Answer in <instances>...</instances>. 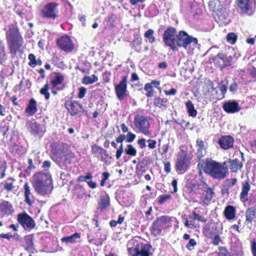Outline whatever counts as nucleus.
<instances>
[{"instance_id": "obj_64", "label": "nucleus", "mask_w": 256, "mask_h": 256, "mask_svg": "<svg viewBox=\"0 0 256 256\" xmlns=\"http://www.w3.org/2000/svg\"><path fill=\"white\" fill-rule=\"evenodd\" d=\"M252 253L254 256H256V242L252 244Z\"/></svg>"}, {"instance_id": "obj_4", "label": "nucleus", "mask_w": 256, "mask_h": 256, "mask_svg": "<svg viewBox=\"0 0 256 256\" xmlns=\"http://www.w3.org/2000/svg\"><path fill=\"white\" fill-rule=\"evenodd\" d=\"M210 8L214 12V18L221 24H224L227 16L226 9L219 0H211L209 4Z\"/></svg>"}, {"instance_id": "obj_31", "label": "nucleus", "mask_w": 256, "mask_h": 256, "mask_svg": "<svg viewBox=\"0 0 256 256\" xmlns=\"http://www.w3.org/2000/svg\"><path fill=\"white\" fill-rule=\"evenodd\" d=\"M98 80V78L97 76L94 74H92L91 76H85L83 78L82 80V84H92Z\"/></svg>"}, {"instance_id": "obj_16", "label": "nucleus", "mask_w": 256, "mask_h": 256, "mask_svg": "<svg viewBox=\"0 0 256 256\" xmlns=\"http://www.w3.org/2000/svg\"><path fill=\"white\" fill-rule=\"evenodd\" d=\"M18 221L25 230H30L35 226L33 219L26 213L23 212L18 215Z\"/></svg>"}, {"instance_id": "obj_51", "label": "nucleus", "mask_w": 256, "mask_h": 256, "mask_svg": "<svg viewBox=\"0 0 256 256\" xmlns=\"http://www.w3.org/2000/svg\"><path fill=\"white\" fill-rule=\"evenodd\" d=\"M4 188L8 191L12 190L14 188L12 183V182H6L4 184Z\"/></svg>"}, {"instance_id": "obj_42", "label": "nucleus", "mask_w": 256, "mask_h": 256, "mask_svg": "<svg viewBox=\"0 0 256 256\" xmlns=\"http://www.w3.org/2000/svg\"><path fill=\"white\" fill-rule=\"evenodd\" d=\"M6 58V54L4 52V44L0 42V62H4Z\"/></svg>"}, {"instance_id": "obj_43", "label": "nucleus", "mask_w": 256, "mask_h": 256, "mask_svg": "<svg viewBox=\"0 0 256 256\" xmlns=\"http://www.w3.org/2000/svg\"><path fill=\"white\" fill-rule=\"evenodd\" d=\"M196 244V242L194 239H190L189 242L186 244V248L188 250H192L194 246Z\"/></svg>"}, {"instance_id": "obj_30", "label": "nucleus", "mask_w": 256, "mask_h": 256, "mask_svg": "<svg viewBox=\"0 0 256 256\" xmlns=\"http://www.w3.org/2000/svg\"><path fill=\"white\" fill-rule=\"evenodd\" d=\"M98 208L101 210H104L110 204V198L108 196H102L98 203Z\"/></svg>"}, {"instance_id": "obj_2", "label": "nucleus", "mask_w": 256, "mask_h": 256, "mask_svg": "<svg viewBox=\"0 0 256 256\" xmlns=\"http://www.w3.org/2000/svg\"><path fill=\"white\" fill-rule=\"evenodd\" d=\"M228 170L227 168L210 158L206 160L204 172L214 178H224L228 174Z\"/></svg>"}, {"instance_id": "obj_21", "label": "nucleus", "mask_w": 256, "mask_h": 256, "mask_svg": "<svg viewBox=\"0 0 256 256\" xmlns=\"http://www.w3.org/2000/svg\"><path fill=\"white\" fill-rule=\"evenodd\" d=\"M214 64L222 68L230 64V60L226 56L223 54H218L214 58Z\"/></svg>"}, {"instance_id": "obj_26", "label": "nucleus", "mask_w": 256, "mask_h": 256, "mask_svg": "<svg viewBox=\"0 0 256 256\" xmlns=\"http://www.w3.org/2000/svg\"><path fill=\"white\" fill-rule=\"evenodd\" d=\"M80 238V234L76 232L71 236L63 237L61 238V241L66 244H74L78 241Z\"/></svg>"}, {"instance_id": "obj_23", "label": "nucleus", "mask_w": 256, "mask_h": 256, "mask_svg": "<svg viewBox=\"0 0 256 256\" xmlns=\"http://www.w3.org/2000/svg\"><path fill=\"white\" fill-rule=\"evenodd\" d=\"M56 156L62 161L66 162L68 158L72 159L74 158V154L68 152L67 150H58L56 152Z\"/></svg>"}, {"instance_id": "obj_63", "label": "nucleus", "mask_w": 256, "mask_h": 256, "mask_svg": "<svg viewBox=\"0 0 256 256\" xmlns=\"http://www.w3.org/2000/svg\"><path fill=\"white\" fill-rule=\"evenodd\" d=\"M250 74L254 78H256V68H252L250 70Z\"/></svg>"}, {"instance_id": "obj_55", "label": "nucleus", "mask_w": 256, "mask_h": 256, "mask_svg": "<svg viewBox=\"0 0 256 256\" xmlns=\"http://www.w3.org/2000/svg\"><path fill=\"white\" fill-rule=\"evenodd\" d=\"M24 196H30V186L28 182H26L24 185Z\"/></svg>"}, {"instance_id": "obj_48", "label": "nucleus", "mask_w": 256, "mask_h": 256, "mask_svg": "<svg viewBox=\"0 0 256 256\" xmlns=\"http://www.w3.org/2000/svg\"><path fill=\"white\" fill-rule=\"evenodd\" d=\"M86 89L84 87H80L79 88L78 98H82L86 93Z\"/></svg>"}, {"instance_id": "obj_3", "label": "nucleus", "mask_w": 256, "mask_h": 256, "mask_svg": "<svg viewBox=\"0 0 256 256\" xmlns=\"http://www.w3.org/2000/svg\"><path fill=\"white\" fill-rule=\"evenodd\" d=\"M6 38L11 52L16 54L22 45V38L17 27L14 25L8 26L6 32Z\"/></svg>"}, {"instance_id": "obj_13", "label": "nucleus", "mask_w": 256, "mask_h": 256, "mask_svg": "<svg viewBox=\"0 0 256 256\" xmlns=\"http://www.w3.org/2000/svg\"><path fill=\"white\" fill-rule=\"evenodd\" d=\"M114 90L118 99L120 100H122L128 96L127 91V76L122 77V80L120 82L115 86Z\"/></svg>"}, {"instance_id": "obj_20", "label": "nucleus", "mask_w": 256, "mask_h": 256, "mask_svg": "<svg viewBox=\"0 0 256 256\" xmlns=\"http://www.w3.org/2000/svg\"><path fill=\"white\" fill-rule=\"evenodd\" d=\"M222 108L228 113H234L240 110L238 104L235 101L228 100L224 103Z\"/></svg>"}, {"instance_id": "obj_59", "label": "nucleus", "mask_w": 256, "mask_h": 256, "mask_svg": "<svg viewBox=\"0 0 256 256\" xmlns=\"http://www.w3.org/2000/svg\"><path fill=\"white\" fill-rule=\"evenodd\" d=\"M164 92L166 95H174L176 90L175 88H172L170 90H164Z\"/></svg>"}, {"instance_id": "obj_18", "label": "nucleus", "mask_w": 256, "mask_h": 256, "mask_svg": "<svg viewBox=\"0 0 256 256\" xmlns=\"http://www.w3.org/2000/svg\"><path fill=\"white\" fill-rule=\"evenodd\" d=\"M190 163V160L186 154L178 156L176 163V170L179 171H186Z\"/></svg>"}, {"instance_id": "obj_45", "label": "nucleus", "mask_w": 256, "mask_h": 256, "mask_svg": "<svg viewBox=\"0 0 256 256\" xmlns=\"http://www.w3.org/2000/svg\"><path fill=\"white\" fill-rule=\"evenodd\" d=\"M171 196L169 194H163L159 196L158 203L160 204H163L166 200L170 199Z\"/></svg>"}, {"instance_id": "obj_58", "label": "nucleus", "mask_w": 256, "mask_h": 256, "mask_svg": "<svg viewBox=\"0 0 256 256\" xmlns=\"http://www.w3.org/2000/svg\"><path fill=\"white\" fill-rule=\"evenodd\" d=\"M164 169L166 173H169L170 172V162L164 163Z\"/></svg>"}, {"instance_id": "obj_7", "label": "nucleus", "mask_w": 256, "mask_h": 256, "mask_svg": "<svg viewBox=\"0 0 256 256\" xmlns=\"http://www.w3.org/2000/svg\"><path fill=\"white\" fill-rule=\"evenodd\" d=\"M196 44L198 40L196 38H192L188 34L184 31H180L178 34L176 35V39L174 40V46L182 47L186 48L188 45L191 43Z\"/></svg>"}, {"instance_id": "obj_22", "label": "nucleus", "mask_w": 256, "mask_h": 256, "mask_svg": "<svg viewBox=\"0 0 256 256\" xmlns=\"http://www.w3.org/2000/svg\"><path fill=\"white\" fill-rule=\"evenodd\" d=\"M197 152L196 156L199 160H200L206 153L207 144L202 140L198 139L196 140Z\"/></svg>"}, {"instance_id": "obj_38", "label": "nucleus", "mask_w": 256, "mask_h": 256, "mask_svg": "<svg viewBox=\"0 0 256 256\" xmlns=\"http://www.w3.org/2000/svg\"><path fill=\"white\" fill-rule=\"evenodd\" d=\"M124 151L127 154L131 156H135L136 154V150L132 144L127 145Z\"/></svg>"}, {"instance_id": "obj_52", "label": "nucleus", "mask_w": 256, "mask_h": 256, "mask_svg": "<svg viewBox=\"0 0 256 256\" xmlns=\"http://www.w3.org/2000/svg\"><path fill=\"white\" fill-rule=\"evenodd\" d=\"M124 151L122 144H121L119 148L116 152V157L117 160L119 159Z\"/></svg>"}, {"instance_id": "obj_50", "label": "nucleus", "mask_w": 256, "mask_h": 256, "mask_svg": "<svg viewBox=\"0 0 256 256\" xmlns=\"http://www.w3.org/2000/svg\"><path fill=\"white\" fill-rule=\"evenodd\" d=\"M28 58L30 60L28 65L34 68V66H32V64H33V63H34V62H36V56L32 54H30L28 55Z\"/></svg>"}, {"instance_id": "obj_44", "label": "nucleus", "mask_w": 256, "mask_h": 256, "mask_svg": "<svg viewBox=\"0 0 256 256\" xmlns=\"http://www.w3.org/2000/svg\"><path fill=\"white\" fill-rule=\"evenodd\" d=\"M218 256H230V254L225 247L219 248Z\"/></svg>"}, {"instance_id": "obj_35", "label": "nucleus", "mask_w": 256, "mask_h": 256, "mask_svg": "<svg viewBox=\"0 0 256 256\" xmlns=\"http://www.w3.org/2000/svg\"><path fill=\"white\" fill-rule=\"evenodd\" d=\"M154 30L152 29H148L144 34V36L146 38L149 42L152 44L155 42V38L154 36Z\"/></svg>"}, {"instance_id": "obj_9", "label": "nucleus", "mask_w": 256, "mask_h": 256, "mask_svg": "<svg viewBox=\"0 0 256 256\" xmlns=\"http://www.w3.org/2000/svg\"><path fill=\"white\" fill-rule=\"evenodd\" d=\"M151 246L147 244H138L134 249H130L132 256H152Z\"/></svg>"}, {"instance_id": "obj_46", "label": "nucleus", "mask_w": 256, "mask_h": 256, "mask_svg": "<svg viewBox=\"0 0 256 256\" xmlns=\"http://www.w3.org/2000/svg\"><path fill=\"white\" fill-rule=\"evenodd\" d=\"M126 137V142H131L134 140L136 137V136L135 134H134L131 132H128Z\"/></svg>"}, {"instance_id": "obj_12", "label": "nucleus", "mask_w": 256, "mask_h": 256, "mask_svg": "<svg viewBox=\"0 0 256 256\" xmlns=\"http://www.w3.org/2000/svg\"><path fill=\"white\" fill-rule=\"evenodd\" d=\"M256 0H236L238 11L242 14H250Z\"/></svg>"}, {"instance_id": "obj_10", "label": "nucleus", "mask_w": 256, "mask_h": 256, "mask_svg": "<svg viewBox=\"0 0 256 256\" xmlns=\"http://www.w3.org/2000/svg\"><path fill=\"white\" fill-rule=\"evenodd\" d=\"M26 126L30 134L34 136H42L46 132L44 126L38 123L34 120L28 121Z\"/></svg>"}, {"instance_id": "obj_62", "label": "nucleus", "mask_w": 256, "mask_h": 256, "mask_svg": "<svg viewBox=\"0 0 256 256\" xmlns=\"http://www.w3.org/2000/svg\"><path fill=\"white\" fill-rule=\"evenodd\" d=\"M228 185L229 186L232 187L236 184L237 180L236 178H234L228 180Z\"/></svg>"}, {"instance_id": "obj_32", "label": "nucleus", "mask_w": 256, "mask_h": 256, "mask_svg": "<svg viewBox=\"0 0 256 256\" xmlns=\"http://www.w3.org/2000/svg\"><path fill=\"white\" fill-rule=\"evenodd\" d=\"M186 107L190 116L195 117L197 114V111L194 108V104L190 100H188L186 103Z\"/></svg>"}, {"instance_id": "obj_47", "label": "nucleus", "mask_w": 256, "mask_h": 256, "mask_svg": "<svg viewBox=\"0 0 256 256\" xmlns=\"http://www.w3.org/2000/svg\"><path fill=\"white\" fill-rule=\"evenodd\" d=\"M103 178L100 182V186H104L105 185L106 181L108 178L110 174L108 172H104L102 173Z\"/></svg>"}, {"instance_id": "obj_14", "label": "nucleus", "mask_w": 256, "mask_h": 256, "mask_svg": "<svg viewBox=\"0 0 256 256\" xmlns=\"http://www.w3.org/2000/svg\"><path fill=\"white\" fill-rule=\"evenodd\" d=\"M58 46L65 52H70L74 48V44L68 36H62L56 40Z\"/></svg>"}, {"instance_id": "obj_61", "label": "nucleus", "mask_w": 256, "mask_h": 256, "mask_svg": "<svg viewBox=\"0 0 256 256\" xmlns=\"http://www.w3.org/2000/svg\"><path fill=\"white\" fill-rule=\"evenodd\" d=\"M84 176L85 178V182H89L90 180L92 178V173L88 172L86 175Z\"/></svg>"}, {"instance_id": "obj_29", "label": "nucleus", "mask_w": 256, "mask_h": 256, "mask_svg": "<svg viewBox=\"0 0 256 256\" xmlns=\"http://www.w3.org/2000/svg\"><path fill=\"white\" fill-rule=\"evenodd\" d=\"M242 165V163L238 159L230 161V169L234 172H236L238 170H240Z\"/></svg>"}, {"instance_id": "obj_5", "label": "nucleus", "mask_w": 256, "mask_h": 256, "mask_svg": "<svg viewBox=\"0 0 256 256\" xmlns=\"http://www.w3.org/2000/svg\"><path fill=\"white\" fill-rule=\"evenodd\" d=\"M58 4L55 2H50L45 4L40 10V16L46 19L54 20L58 18L59 10Z\"/></svg>"}, {"instance_id": "obj_39", "label": "nucleus", "mask_w": 256, "mask_h": 256, "mask_svg": "<svg viewBox=\"0 0 256 256\" xmlns=\"http://www.w3.org/2000/svg\"><path fill=\"white\" fill-rule=\"evenodd\" d=\"M189 218L196 219V220H197L198 221L202 222H206V219L204 216L198 215L194 211L192 212V216H189Z\"/></svg>"}, {"instance_id": "obj_40", "label": "nucleus", "mask_w": 256, "mask_h": 256, "mask_svg": "<svg viewBox=\"0 0 256 256\" xmlns=\"http://www.w3.org/2000/svg\"><path fill=\"white\" fill-rule=\"evenodd\" d=\"M48 84H46L40 90V94L42 95H44L46 100H48L50 96V94L48 92Z\"/></svg>"}, {"instance_id": "obj_24", "label": "nucleus", "mask_w": 256, "mask_h": 256, "mask_svg": "<svg viewBox=\"0 0 256 256\" xmlns=\"http://www.w3.org/2000/svg\"><path fill=\"white\" fill-rule=\"evenodd\" d=\"M26 112L30 116L34 115L38 111L36 100L34 98L30 100L28 104L26 109Z\"/></svg>"}, {"instance_id": "obj_11", "label": "nucleus", "mask_w": 256, "mask_h": 256, "mask_svg": "<svg viewBox=\"0 0 256 256\" xmlns=\"http://www.w3.org/2000/svg\"><path fill=\"white\" fill-rule=\"evenodd\" d=\"M170 218L166 216L157 218V220L153 223L152 228V233L155 236L160 234L162 229L166 228V224L170 221Z\"/></svg>"}, {"instance_id": "obj_37", "label": "nucleus", "mask_w": 256, "mask_h": 256, "mask_svg": "<svg viewBox=\"0 0 256 256\" xmlns=\"http://www.w3.org/2000/svg\"><path fill=\"white\" fill-rule=\"evenodd\" d=\"M168 102L166 98H156L154 99V106L159 108H162L165 106V104Z\"/></svg>"}, {"instance_id": "obj_6", "label": "nucleus", "mask_w": 256, "mask_h": 256, "mask_svg": "<svg viewBox=\"0 0 256 256\" xmlns=\"http://www.w3.org/2000/svg\"><path fill=\"white\" fill-rule=\"evenodd\" d=\"M150 118L142 116L136 115L134 119V124L140 132L146 136H150L151 132L149 130Z\"/></svg>"}, {"instance_id": "obj_25", "label": "nucleus", "mask_w": 256, "mask_h": 256, "mask_svg": "<svg viewBox=\"0 0 256 256\" xmlns=\"http://www.w3.org/2000/svg\"><path fill=\"white\" fill-rule=\"evenodd\" d=\"M250 188V186L248 181L242 184V190L240 194V199L242 202H245L248 200V195Z\"/></svg>"}, {"instance_id": "obj_54", "label": "nucleus", "mask_w": 256, "mask_h": 256, "mask_svg": "<svg viewBox=\"0 0 256 256\" xmlns=\"http://www.w3.org/2000/svg\"><path fill=\"white\" fill-rule=\"evenodd\" d=\"M221 242V239L218 235H216L212 239V243L216 246H217Z\"/></svg>"}, {"instance_id": "obj_27", "label": "nucleus", "mask_w": 256, "mask_h": 256, "mask_svg": "<svg viewBox=\"0 0 256 256\" xmlns=\"http://www.w3.org/2000/svg\"><path fill=\"white\" fill-rule=\"evenodd\" d=\"M236 208L234 206L230 205L225 208L224 214L227 220H232L236 217Z\"/></svg>"}, {"instance_id": "obj_53", "label": "nucleus", "mask_w": 256, "mask_h": 256, "mask_svg": "<svg viewBox=\"0 0 256 256\" xmlns=\"http://www.w3.org/2000/svg\"><path fill=\"white\" fill-rule=\"evenodd\" d=\"M148 146L151 149H154L156 147V142L155 140L150 139L148 140Z\"/></svg>"}, {"instance_id": "obj_15", "label": "nucleus", "mask_w": 256, "mask_h": 256, "mask_svg": "<svg viewBox=\"0 0 256 256\" xmlns=\"http://www.w3.org/2000/svg\"><path fill=\"white\" fill-rule=\"evenodd\" d=\"M66 106L72 116H80L85 112L84 106L76 100L66 102Z\"/></svg>"}, {"instance_id": "obj_8", "label": "nucleus", "mask_w": 256, "mask_h": 256, "mask_svg": "<svg viewBox=\"0 0 256 256\" xmlns=\"http://www.w3.org/2000/svg\"><path fill=\"white\" fill-rule=\"evenodd\" d=\"M176 39V30L172 27H168L163 34V40L165 44L170 46L173 51L178 50V48L174 46Z\"/></svg>"}, {"instance_id": "obj_34", "label": "nucleus", "mask_w": 256, "mask_h": 256, "mask_svg": "<svg viewBox=\"0 0 256 256\" xmlns=\"http://www.w3.org/2000/svg\"><path fill=\"white\" fill-rule=\"evenodd\" d=\"M92 149L93 153L104 155L105 157H108V156L106 150L96 145L93 146Z\"/></svg>"}, {"instance_id": "obj_33", "label": "nucleus", "mask_w": 256, "mask_h": 256, "mask_svg": "<svg viewBox=\"0 0 256 256\" xmlns=\"http://www.w3.org/2000/svg\"><path fill=\"white\" fill-rule=\"evenodd\" d=\"M64 81V76L60 74H56L52 79L51 83L54 87H56Z\"/></svg>"}, {"instance_id": "obj_36", "label": "nucleus", "mask_w": 256, "mask_h": 256, "mask_svg": "<svg viewBox=\"0 0 256 256\" xmlns=\"http://www.w3.org/2000/svg\"><path fill=\"white\" fill-rule=\"evenodd\" d=\"M255 215L254 211L252 209L248 208L246 212V222L252 224L254 220Z\"/></svg>"}, {"instance_id": "obj_17", "label": "nucleus", "mask_w": 256, "mask_h": 256, "mask_svg": "<svg viewBox=\"0 0 256 256\" xmlns=\"http://www.w3.org/2000/svg\"><path fill=\"white\" fill-rule=\"evenodd\" d=\"M214 192L213 190L210 188L204 189L200 196V204L202 206H208L214 197Z\"/></svg>"}, {"instance_id": "obj_56", "label": "nucleus", "mask_w": 256, "mask_h": 256, "mask_svg": "<svg viewBox=\"0 0 256 256\" xmlns=\"http://www.w3.org/2000/svg\"><path fill=\"white\" fill-rule=\"evenodd\" d=\"M138 144H139L141 148H146V140L144 138H141L138 140Z\"/></svg>"}, {"instance_id": "obj_41", "label": "nucleus", "mask_w": 256, "mask_h": 256, "mask_svg": "<svg viewBox=\"0 0 256 256\" xmlns=\"http://www.w3.org/2000/svg\"><path fill=\"white\" fill-rule=\"evenodd\" d=\"M227 41L230 44H234L236 42L237 36L233 32L228 34L226 36Z\"/></svg>"}, {"instance_id": "obj_28", "label": "nucleus", "mask_w": 256, "mask_h": 256, "mask_svg": "<svg viewBox=\"0 0 256 256\" xmlns=\"http://www.w3.org/2000/svg\"><path fill=\"white\" fill-rule=\"evenodd\" d=\"M12 206L8 202L5 201L0 204V211L4 214L8 215L12 212Z\"/></svg>"}, {"instance_id": "obj_1", "label": "nucleus", "mask_w": 256, "mask_h": 256, "mask_svg": "<svg viewBox=\"0 0 256 256\" xmlns=\"http://www.w3.org/2000/svg\"><path fill=\"white\" fill-rule=\"evenodd\" d=\"M32 184L36 192L43 196L50 194L53 189L52 177L48 172L35 174L32 176Z\"/></svg>"}, {"instance_id": "obj_49", "label": "nucleus", "mask_w": 256, "mask_h": 256, "mask_svg": "<svg viewBox=\"0 0 256 256\" xmlns=\"http://www.w3.org/2000/svg\"><path fill=\"white\" fill-rule=\"evenodd\" d=\"M218 88L220 90V91L222 92L223 95L225 94V93L226 92L227 90V86L226 84H224L223 83H220L219 84L218 86Z\"/></svg>"}, {"instance_id": "obj_19", "label": "nucleus", "mask_w": 256, "mask_h": 256, "mask_svg": "<svg viewBox=\"0 0 256 256\" xmlns=\"http://www.w3.org/2000/svg\"><path fill=\"white\" fill-rule=\"evenodd\" d=\"M234 139L230 136H222L218 140L220 147L224 150L232 148L234 146Z\"/></svg>"}, {"instance_id": "obj_60", "label": "nucleus", "mask_w": 256, "mask_h": 256, "mask_svg": "<svg viewBox=\"0 0 256 256\" xmlns=\"http://www.w3.org/2000/svg\"><path fill=\"white\" fill-rule=\"evenodd\" d=\"M126 136L124 134H120L118 137L116 139V141L118 143H122V142L125 140Z\"/></svg>"}, {"instance_id": "obj_57", "label": "nucleus", "mask_w": 256, "mask_h": 256, "mask_svg": "<svg viewBox=\"0 0 256 256\" xmlns=\"http://www.w3.org/2000/svg\"><path fill=\"white\" fill-rule=\"evenodd\" d=\"M51 165V162L50 161L48 160H45L42 163V167L43 168H44L45 170H48V168H50Z\"/></svg>"}]
</instances>
